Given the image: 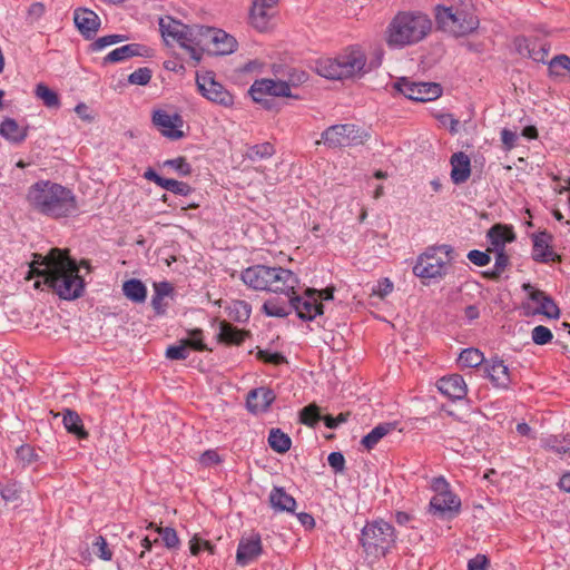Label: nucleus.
<instances>
[{
    "label": "nucleus",
    "instance_id": "nucleus-10",
    "mask_svg": "<svg viewBox=\"0 0 570 570\" xmlns=\"http://www.w3.org/2000/svg\"><path fill=\"white\" fill-rule=\"evenodd\" d=\"M450 259L436 255V248H426L419 255L413 274L423 279L443 278L448 274Z\"/></svg>",
    "mask_w": 570,
    "mask_h": 570
},
{
    "label": "nucleus",
    "instance_id": "nucleus-30",
    "mask_svg": "<svg viewBox=\"0 0 570 570\" xmlns=\"http://www.w3.org/2000/svg\"><path fill=\"white\" fill-rule=\"evenodd\" d=\"M147 51L148 49L139 43L125 45L110 51L104 58V63L120 62L136 56H147Z\"/></svg>",
    "mask_w": 570,
    "mask_h": 570
},
{
    "label": "nucleus",
    "instance_id": "nucleus-15",
    "mask_svg": "<svg viewBox=\"0 0 570 570\" xmlns=\"http://www.w3.org/2000/svg\"><path fill=\"white\" fill-rule=\"evenodd\" d=\"M317 293L316 288H306L303 295H297L295 291L292 294L293 311L302 321H313L323 314L324 306L323 303L317 302Z\"/></svg>",
    "mask_w": 570,
    "mask_h": 570
},
{
    "label": "nucleus",
    "instance_id": "nucleus-42",
    "mask_svg": "<svg viewBox=\"0 0 570 570\" xmlns=\"http://www.w3.org/2000/svg\"><path fill=\"white\" fill-rule=\"evenodd\" d=\"M35 95L38 99H41L48 108H59L60 99L58 94L50 89L47 85L40 82L36 86Z\"/></svg>",
    "mask_w": 570,
    "mask_h": 570
},
{
    "label": "nucleus",
    "instance_id": "nucleus-9",
    "mask_svg": "<svg viewBox=\"0 0 570 570\" xmlns=\"http://www.w3.org/2000/svg\"><path fill=\"white\" fill-rule=\"evenodd\" d=\"M249 94L254 101L263 104L266 109H269L273 104V99L267 97L299 99V96L294 95L288 89V85L283 82L282 77H276V79L263 78L255 80L249 88Z\"/></svg>",
    "mask_w": 570,
    "mask_h": 570
},
{
    "label": "nucleus",
    "instance_id": "nucleus-4",
    "mask_svg": "<svg viewBox=\"0 0 570 570\" xmlns=\"http://www.w3.org/2000/svg\"><path fill=\"white\" fill-rule=\"evenodd\" d=\"M240 279L254 291L291 293L299 279L292 271L281 266L254 265L245 268Z\"/></svg>",
    "mask_w": 570,
    "mask_h": 570
},
{
    "label": "nucleus",
    "instance_id": "nucleus-21",
    "mask_svg": "<svg viewBox=\"0 0 570 570\" xmlns=\"http://www.w3.org/2000/svg\"><path fill=\"white\" fill-rule=\"evenodd\" d=\"M552 236L547 232H540L532 236V258L538 263L560 262L561 257L556 254L550 245Z\"/></svg>",
    "mask_w": 570,
    "mask_h": 570
},
{
    "label": "nucleus",
    "instance_id": "nucleus-41",
    "mask_svg": "<svg viewBox=\"0 0 570 570\" xmlns=\"http://www.w3.org/2000/svg\"><path fill=\"white\" fill-rule=\"evenodd\" d=\"M227 309L229 318L238 323L248 321L252 313L250 305L245 301H234Z\"/></svg>",
    "mask_w": 570,
    "mask_h": 570
},
{
    "label": "nucleus",
    "instance_id": "nucleus-57",
    "mask_svg": "<svg viewBox=\"0 0 570 570\" xmlns=\"http://www.w3.org/2000/svg\"><path fill=\"white\" fill-rule=\"evenodd\" d=\"M256 357L259 361H263L265 363H271L274 365H279V364H283L286 362V357L283 354H281L278 352L272 353L266 350H258L256 353Z\"/></svg>",
    "mask_w": 570,
    "mask_h": 570
},
{
    "label": "nucleus",
    "instance_id": "nucleus-52",
    "mask_svg": "<svg viewBox=\"0 0 570 570\" xmlns=\"http://www.w3.org/2000/svg\"><path fill=\"white\" fill-rule=\"evenodd\" d=\"M187 344L188 350L193 348L198 352L207 351L206 344L203 342V331L199 328L189 332V337L181 340Z\"/></svg>",
    "mask_w": 570,
    "mask_h": 570
},
{
    "label": "nucleus",
    "instance_id": "nucleus-19",
    "mask_svg": "<svg viewBox=\"0 0 570 570\" xmlns=\"http://www.w3.org/2000/svg\"><path fill=\"white\" fill-rule=\"evenodd\" d=\"M277 2H252L249 23L258 31H266L277 13Z\"/></svg>",
    "mask_w": 570,
    "mask_h": 570
},
{
    "label": "nucleus",
    "instance_id": "nucleus-14",
    "mask_svg": "<svg viewBox=\"0 0 570 570\" xmlns=\"http://www.w3.org/2000/svg\"><path fill=\"white\" fill-rule=\"evenodd\" d=\"M196 83L203 97L212 102L224 107H230L234 104L233 95L219 82L215 80L214 73L206 71L196 76Z\"/></svg>",
    "mask_w": 570,
    "mask_h": 570
},
{
    "label": "nucleus",
    "instance_id": "nucleus-3",
    "mask_svg": "<svg viewBox=\"0 0 570 570\" xmlns=\"http://www.w3.org/2000/svg\"><path fill=\"white\" fill-rule=\"evenodd\" d=\"M432 30L428 14L417 11H400L389 23L385 41L390 48L401 49L422 41Z\"/></svg>",
    "mask_w": 570,
    "mask_h": 570
},
{
    "label": "nucleus",
    "instance_id": "nucleus-35",
    "mask_svg": "<svg viewBox=\"0 0 570 570\" xmlns=\"http://www.w3.org/2000/svg\"><path fill=\"white\" fill-rule=\"evenodd\" d=\"M395 429V423L384 422L376 425L370 433L363 436L361 444L365 450L371 451L376 444L391 431Z\"/></svg>",
    "mask_w": 570,
    "mask_h": 570
},
{
    "label": "nucleus",
    "instance_id": "nucleus-55",
    "mask_svg": "<svg viewBox=\"0 0 570 570\" xmlns=\"http://www.w3.org/2000/svg\"><path fill=\"white\" fill-rule=\"evenodd\" d=\"M165 355L168 360H186L189 355V350L187 344H185L181 340L178 345H170L167 347Z\"/></svg>",
    "mask_w": 570,
    "mask_h": 570
},
{
    "label": "nucleus",
    "instance_id": "nucleus-25",
    "mask_svg": "<svg viewBox=\"0 0 570 570\" xmlns=\"http://www.w3.org/2000/svg\"><path fill=\"white\" fill-rule=\"evenodd\" d=\"M484 372L494 386L500 389L509 387L511 377L509 368L502 360L494 357L485 362Z\"/></svg>",
    "mask_w": 570,
    "mask_h": 570
},
{
    "label": "nucleus",
    "instance_id": "nucleus-31",
    "mask_svg": "<svg viewBox=\"0 0 570 570\" xmlns=\"http://www.w3.org/2000/svg\"><path fill=\"white\" fill-rule=\"evenodd\" d=\"M269 503L274 510L281 512H294L296 508L295 499L282 487L273 488L269 493Z\"/></svg>",
    "mask_w": 570,
    "mask_h": 570
},
{
    "label": "nucleus",
    "instance_id": "nucleus-20",
    "mask_svg": "<svg viewBox=\"0 0 570 570\" xmlns=\"http://www.w3.org/2000/svg\"><path fill=\"white\" fill-rule=\"evenodd\" d=\"M523 289L528 292L529 298L537 303L533 311L534 314H542L549 318H558L560 309L553 299L543 291L532 287L530 284H524Z\"/></svg>",
    "mask_w": 570,
    "mask_h": 570
},
{
    "label": "nucleus",
    "instance_id": "nucleus-49",
    "mask_svg": "<svg viewBox=\"0 0 570 570\" xmlns=\"http://www.w3.org/2000/svg\"><path fill=\"white\" fill-rule=\"evenodd\" d=\"M21 488L16 481H8L4 484L0 483V494L6 502H16L20 497Z\"/></svg>",
    "mask_w": 570,
    "mask_h": 570
},
{
    "label": "nucleus",
    "instance_id": "nucleus-28",
    "mask_svg": "<svg viewBox=\"0 0 570 570\" xmlns=\"http://www.w3.org/2000/svg\"><path fill=\"white\" fill-rule=\"evenodd\" d=\"M272 71L275 77L283 78V82L288 85V89L291 91L292 88L303 85L308 79V73L306 71L294 67L273 65Z\"/></svg>",
    "mask_w": 570,
    "mask_h": 570
},
{
    "label": "nucleus",
    "instance_id": "nucleus-40",
    "mask_svg": "<svg viewBox=\"0 0 570 570\" xmlns=\"http://www.w3.org/2000/svg\"><path fill=\"white\" fill-rule=\"evenodd\" d=\"M485 362L484 355L478 348L469 347L463 350L459 355V364L462 367H478Z\"/></svg>",
    "mask_w": 570,
    "mask_h": 570
},
{
    "label": "nucleus",
    "instance_id": "nucleus-7",
    "mask_svg": "<svg viewBox=\"0 0 570 570\" xmlns=\"http://www.w3.org/2000/svg\"><path fill=\"white\" fill-rule=\"evenodd\" d=\"M392 524L383 520L367 522L361 532V544L370 557H384L395 543Z\"/></svg>",
    "mask_w": 570,
    "mask_h": 570
},
{
    "label": "nucleus",
    "instance_id": "nucleus-11",
    "mask_svg": "<svg viewBox=\"0 0 570 570\" xmlns=\"http://www.w3.org/2000/svg\"><path fill=\"white\" fill-rule=\"evenodd\" d=\"M204 29L205 26L184 24L183 29H180L178 32H175L174 36V40L177 41L179 47L188 53L190 60L194 62V66L198 65L202 60V42Z\"/></svg>",
    "mask_w": 570,
    "mask_h": 570
},
{
    "label": "nucleus",
    "instance_id": "nucleus-18",
    "mask_svg": "<svg viewBox=\"0 0 570 570\" xmlns=\"http://www.w3.org/2000/svg\"><path fill=\"white\" fill-rule=\"evenodd\" d=\"M262 553L263 544L259 533L242 537L236 551V563L246 567L257 560Z\"/></svg>",
    "mask_w": 570,
    "mask_h": 570
},
{
    "label": "nucleus",
    "instance_id": "nucleus-56",
    "mask_svg": "<svg viewBox=\"0 0 570 570\" xmlns=\"http://www.w3.org/2000/svg\"><path fill=\"white\" fill-rule=\"evenodd\" d=\"M151 79V70L147 67L138 68L129 75L128 81L132 85L145 86Z\"/></svg>",
    "mask_w": 570,
    "mask_h": 570
},
{
    "label": "nucleus",
    "instance_id": "nucleus-24",
    "mask_svg": "<svg viewBox=\"0 0 570 570\" xmlns=\"http://www.w3.org/2000/svg\"><path fill=\"white\" fill-rule=\"evenodd\" d=\"M438 390L451 400H462L468 393V386L459 374L443 376L436 382Z\"/></svg>",
    "mask_w": 570,
    "mask_h": 570
},
{
    "label": "nucleus",
    "instance_id": "nucleus-33",
    "mask_svg": "<svg viewBox=\"0 0 570 570\" xmlns=\"http://www.w3.org/2000/svg\"><path fill=\"white\" fill-rule=\"evenodd\" d=\"M515 236L511 228L497 224L488 230V239L498 249H504L507 243L514 240Z\"/></svg>",
    "mask_w": 570,
    "mask_h": 570
},
{
    "label": "nucleus",
    "instance_id": "nucleus-2",
    "mask_svg": "<svg viewBox=\"0 0 570 570\" xmlns=\"http://www.w3.org/2000/svg\"><path fill=\"white\" fill-rule=\"evenodd\" d=\"M29 207L43 216L60 219L76 215L79 210L75 193L51 180H38L27 191Z\"/></svg>",
    "mask_w": 570,
    "mask_h": 570
},
{
    "label": "nucleus",
    "instance_id": "nucleus-8",
    "mask_svg": "<svg viewBox=\"0 0 570 570\" xmlns=\"http://www.w3.org/2000/svg\"><path fill=\"white\" fill-rule=\"evenodd\" d=\"M368 138L367 131L354 124H340L326 128L321 139L315 144L323 142L328 148L335 149L340 147L363 145Z\"/></svg>",
    "mask_w": 570,
    "mask_h": 570
},
{
    "label": "nucleus",
    "instance_id": "nucleus-47",
    "mask_svg": "<svg viewBox=\"0 0 570 570\" xmlns=\"http://www.w3.org/2000/svg\"><path fill=\"white\" fill-rule=\"evenodd\" d=\"M17 459L22 464V466L30 465L35 462L39 461V455L36 452L35 448L29 444L20 445L17 451Z\"/></svg>",
    "mask_w": 570,
    "mask_h": 570
},
{
    "label": "nucleus",
    "instance_id": "nucleus-12",
    "mask_svg": "<svg viewBox=\"0 0 570 570\" xmlns=\"http://www.w3.org/2000/svg\"><path fill=\"white\" fill-rule=\"evenodd\" d=\"M237 48L236 39L226 31L206 27L204 29L202 53L208 51L213 55H230Z\"/></svg>",
    "mask_w": 570,
    "mask_h": 570
},
{
    "label": "nucleus",
    "instance_id": "nucleus-27",
    "mask_svg": "<svg viewBox=\"0 0 570 570\" xmlns=\"http://www.w3.org/2000/svg\"><path fill=\"white\" fill-rule=\"evenodd\" d=\"M285 298L282 297H271L265 301L262 306V312L269 317H286L293 311V304L291 302V296L294 294V289L291 293H283Z\"/></svg>",
    "mask_w": 570,
    "mask_h": 570
},
{
    "label": "nucleus",
    "instance_id": "nucleus-45",
    "mask_svg": "<svg viewBox=\"0 0 570 570\" xmlns=\"http://www.w3.org/2000/svg\"><path fill=\"white\" fill-rule=\"evenodd\" d=\"M323 417L316 404H309L301 410L299 421L307 426H315Z\"/></svg>",
    "mask_w": 570,
    "mask_h": 570
},
{
    "label": "nucleus",
    "instance_id": "nucleus-44",
    "mask_svg": "<svg viewBox=\"0 0 570 570\" xmlns=\"http://www.w3.org/2000/svg\"><path fill=\"white\" fill-rule=\"evenodd\" d=\"M274 153V146L269 142H264L249 147L246 156L250 160H262L272 157Z\"/></svg>",
    "mask_w": 570,
    "mask_h": 570
},
{
    "label": "nucleus",
    "instance_id": "nucleus-63",
    "mask_svg": "<svg viewBox=\"0 0 570 570\" xmlns=\"http://www.w3.org/2000/svg\"><path fill=\"white\" fill-rule=\"evenodd\" d=\"M497 254H495V262H494V268L500 272L501 274H503V272L507 269V267L509 266L510 264V258L509 256L505 254L504 249H498L495 250Z\"/></svg>",
    "mask_w": 570,
    "mask_h": 570
},
{
    "label": "nucleus",
    "instance_id": "nucleus-43",
    "mask_svg": "<svg viewBox=\"0 0 570 570\" xmlns=\"http://www.w3.org/2000/svg\"><path fill=\"white\" fill-rule=\"evenodd\" d=\"M148 528H155V530L159 533L161 537V541L164 542V546L169 549H178L180 546V540L178 538V534L174 528L170 527H155L154 523H149Z\"/></svg>",
    "mask_w": 570,
    "mask_h": 570
},
{
    "label": "nucleus",
    "instance_id": "nucleus-53",
    "mask_svg": "<svg viewBox=\"0 0 570 570\" xmlns=\"http://www.w3.org/2000/svg\"><path fill=\"white\" fill-rule=\"evenodd\" d=\"M189 550L193 556L199 554L202 550L208 551L210 554L215 553V546L209 541L202 539L195 534L189 541Z\"/></svg>",
    "mask_w": 570,
    "mask_h": 570
},
{
    "label": "nucleus",
    "instance_id": "nucleus-60",
    "mask_svg": "<svg viewBox=\"0 0 570 570\" xmlns=\"http://www.w3.org/2000/svg\"><path fill=\"white\" fill-rule=\"evenodd\" d=\"M468 258L471 263L476 266H485L490 263L491 257L488 252H481L478 249H472L468 253Z\"/></svg>",
    "mask_w": 570,
    "mask_h": 570
},
{
    "label": "nucleus",
    "instance_id": "nucleus-22",
    "mask_svg": "<svg viewBox=\"0 0 570 570\" xmlns=\"http://www.w3.org/2000/svg\"><path fill=\"white\" fill-rule=\"evenodd\" d=\"M73 21L79 32L86 39H92L100 27V18L98 14L87 8H77L73 12Z\"/></svg>",
    "mask_w": 570,
    "mask_h": 570
},
{
    "label": "nucleus",
    "instance_id": "nucleus-39",
    "mask_svg": "<svg viewBox=\"0 0 570 570\" xmlns=\"http://www.w3.org/2000/svg\"><path fill=\"white\" fill-rule=\"evenodd\" d=\"M268 444L277 453H286L292 445L291 438L279 429H272L268 435Z\"/></svg>",
    "mask_w": 570,
    "mask_h": 570
},
{
    "label": "nucleus",
    "instance_id": "nucleus-58",
    "mask_svg": "<svg viewBox=\"0 0 570 570\" xmlns=\"http://www.w3.org/2000/svg\"><path fill=\"white\" fill-rule=\"evenodd\" d=\"M96 556L101 560L109 561L112 558V552L109 550L107 541L104 537L99 535L94 543Z\"/></svg>",
    "mask_w": 570,
    "mask_h": 570
},
{
    "label": "nucleus",
    "instance_id": "nucleus-59",
    "mask_svg": "<svg viewBox=\"0 0 570 570\" xmlns=\"http://www.w3.org/2000/svg\"><path fill=\"white\" fill-rule=\"evenodd\" d=\"M513 43H514L517 52L520 56L527 57V58L530 57L531 49H532L533 43H534L533 41H531L527 37L519 36V37L514 38Z\"/></svg>",
    "mask_w": 570,
    "mask_h": 570
},
{
    "label": "nucleus",
    "instance_id": "nucleus-29",
    "mask_svg": "<svg viewBox=\"0 0 570 570\" xmlns=\"http://www.w3.org/2000/svg\"><path fill=\"white\" fill-rule=\"evenodd\" d=\"M29 127H21L16 119L7 117L0 124V136L12 144H21L28 136Z\"/></svg>",
    "mask_w": 570,
    "mask_h": 570
},
{
    "label": "nucleus",
    "instance_id": "nucleus-36",
    "mask_svg": "<svg viewBox=\"0 0 570 570\" xmlns=\"http://www.w3.org/2000/svg\"><path fill=\"white\" fill-rule=\"evenodd\" d=\"M218 341L228 345H239L245 337V333L230 323L223 321L219 323Z\"/></svg>",
    "mask_w": 570,
    "mask_h": 570
},
{
    "label": "nucleus",
    "instance_id": "nucleus-50",
    "mask_svg": "<svg viewBox=\"0 0 570 570\" xmlns=\"http://www.w3.org/2000/svg\"><path fill=\"white\" fill-rule=\"evenodd\" d=\"M164 167L173 168L178 175L186 177L191 174V165L183 156L167 159L164 161Z\"/></svg>",
    "mask_w": 570,
    "mask_h": 570
},
{
    "label": "nucleus",
    "instance_id": "nucleus-6",
    "mask_svg": "<svg viewBox=\"0 0 570 570\" xmlns=\"http://www.w3.org/2000/svg\"><path fill=\"white\" fill-rule=\"evenodd\" d=\"M366 57L358 48H351L334 59H325L318 63V73L327 79L360 77L365 73Z\"/></svg>",
    "mask_w": 570,
    "mask_h": 570
},
{
    "label": "nucleus",
    "instance_id": "nucleus-51",
    "mask_svg": "<svg viewBox=\"0 0 570 570\" xmlns=\"http://www.w3.org/2000/svg\"><path fill=\"white\" fill-rule=\"evenodd\" d=\"M125 35H108L96 39L91 45L92 51H100L104 48L127 40Z\"/></svg>",
    "mask_w": 570,
    "mask_h": 570
},
{
    "label": "nucleus",
    "instance_id": "nucleus-62",
    "mask_svg": "<svg viewBox=\"0 0 570 570\" xmlns=\"http://www.w3.org/2000/svg\"><path fill=\"white\" fill-rule=\"evenodd\" d=\"M327 461L330 466L335 472H343L345 469V459L344 455L341 452H332L327 456Z\"/></svg>",
    "mask_w": 570,
    "mask_h": 570
},
{
    "label": "nucleus",
    "instance_id": "nucleus-54",
    "mask_svg": "<svg viewBox=\"0 0 570 570\" xmlns=\"http://www.w3.org/2000/svg\"><path fill=\"white\" fill-rule=\"evenodd\" d=\"M531 338L537 345H546L552 341L553 335L547 326L538 325L532 330Z\"/></svg>",
    "mask_w": 570,
    "mask_h": 570
},
{
    "label": "nucleus",
    "instance_id": "nucleus-17",
    "mask_svg": "<svg viewBox=\"0 0 570 570\" xmlns=\"http://www.w3.org/2000/svg\"><path fill=\"white\" fill-rule=\"evenodd\" d=\"M153 122L158 130L167 138L177 140L184 137L180 130L184 121L178 114H169L165 110H156L153 115Z\"/></svg>",
    "mask_w": 570,
    "mask_h": 570
},
{
    "label": "nucleus",
    "instance_id": "nucleus-26",
    "mask_svg": "<svg viewBox=\"0 0 570 570\" xmlns=\"http://www.w3.org/2000/svg\"><path fill=\"white\" fill-rule=\"evenodd\" d=\"M451 180L455 185L465 183L471 175V160L463 151L454 153L450 159Z\"/></svg>",
    "mask_w": 570,
    "mask_h": 570
},
{
    "label": "nucleus",
    "instance_id": "nucleus-64",
    "mask_svg": "<svg viewBox=\"0 0 570 570\" xmlns=\"http://www.w3.org/2000/svg\"><path fill=\"white\" fill-rule=\"evenodd\" d=\"M489 560L484 554H476L468 562V570H487Z\"/></svg>",
    "mask_w": 570,
    "mask_h": 570
},
{
    "label": "nucleus",
    "instance_id": "nucleus-16",
    "mask_svg": "<svg viewBox=\"0 0 570 570\" xmlns=\"http://www.w3.org/2000/svg\"><path fill=\"white\" fill-rule=\"evenodd\" d=\"M460 509L461 500L452 492L435 493L429 504V513L441 520L453 519Z\"/></svg>",
    "mask_w": 570,
    "mask_h": 570
},
{
    "label": "nucleus",
    "instance_id": "nucleus-46",
    "mask_svg": "<svg viewBox=\"0 0 570 570\" xmlns=\"http://www.w3.org/2000/svg\"><path fill=\"white\" fill-rule=\"evenodd\" d=\"M161 188L180 196H188L194 191L189 184L171 178H165Z\"/></svg>",
    "mask_w": 570,
    "mask_h": 570
},
{
    "label": "nucleus",
    "instance_id": "nucleus-23",
    "mask_svg": "<svg viewBox=\"0 0 570 570\" xmlns=\"http://www.w3.org/2000/svg\"><path fill=\"white\" fill-rule=\"evenodd\" d=\"M275 399L276 395L272 389L265 386L256 387L248 392L246 406L253 414L265 413Z\"/></svg>",
    "mask_w": 570,
    "mask_h": 570
},
{
    "label": "nucleus",
    "instance_id": "nucleus-32",
    "mask_svg": "<svg viewBox=\"0 0 570 570\" xmlns=\"http://www.w3.org/2000/svg\"><path fill=\"white\" fill-rule=\"evenodd\" d=\"M174 287L169 282L154 283V295L151 297V306L156 314L163 315L166 313L167 303H164L165 297L170 296Z\"/></svg>",
    "mask_w": 570,
    "mask_h": 570
},
{
    "label": "nucleus",
    "instance_id": "nucleus-38",
    "mask_svg": "<svg viewBox=\"0 0 570 570\" xmlns=\"http://www.w3.org/2000/svg\"><path fill=\"white\" fill-rule=\"evenodd\" d=\"M542 448L557 454H570V434L563 435L561 439L557 435H549L542 439Z\"/></svg>",
    "mask_w": 570,
    "mask_h": 570
},
{
    "label": "nucleus",
    "instance_id": "nucleus-61",
    "mask_svg": "<svg viewBox=\"0 0 570 570\" xmlns=\"http://www.w3.org/2000/svg\"><path fill=\"white\" fill-rule=\"evenodd\" d=\"M549 51H550L549 46H547V45L538 46L537 42H534L529 58L537 62H546V58L548 57Z\"/></svg>",
    "mask_w": 570,
    "mask_h": 570
},
{
    "label": "nucleus",
    "instance_id": "nucleus-1",
    "mask_svg": "<svg viewBox=\"0 0 570 570\" xmlns=\"http://www.w3.org/2000/svg\"><path fill=\"white\" fill-rule=\"evenodd\" d=\"M29 276L42 277L43 283L60 298L71 301L82 296L85 281L79 267L68 252L52 248L48 255L35 254L30 263Z\"/></svg>",
    "mask_w": 570,
    "mask_h": 570
},
{
    "label": "nucleus",
    "instance_id": "nucleus-5",
    "mask_svg": "<svg viewBox=\"0 0 570 570\" xmlns=\"http://www.w3.org/2000/svg\"><path fill=\"white\" fill-rule=\"evenodd\" d=\"M435 20L441 30L454 37H463L473 32L480 23L472 2H458L449 7L438 4Z\"/></svg>",
    "mask_w": 570,
    "mask_h": 570
},
{
    "label": "nucleus",
    "instance_id": "nucleus-48",
    "mask_svg": "<svg viewBox=\"0 0 570 570\" xmlns=\"http://www.w3.org/2000/svg\"><path fill=\"white\" fill-rule=\"evenodd\" d=\"M184 23L180 21L174 20L170 17L160 18L159 19V30L161 32V36L166 39L167 37H170L174 39L175 32H178L180 29H183Z\"/></svg>",
    "mask_w": 570,
    "mask_h": 570
},
{
    "label": "nucleus",
    "instance_id": "nucleus-34",
    "mask_svg": "<svg viewBox=\"0 0 570 570\" xmlns=\"http://www.w3.org/2000/svg\"><path fill=\"white\" fill-rule=\"evenodd\" d=\"M62 423L66 430L76 435L80 440L88 438V432L85 430L82 420L79 414L70 409H67L62 413Z\"/></svg>",
    "mask_w": 570,
    "mask_h": 570
},
{
    "label": "nucleus",
    "instance_id": "nucleus-37",
    "mask_svg": "<svg viewBox=\"0 0 570 570\" xmlns=\"http://www.w3.org/2000/svg\"><path fill=\"white\" fill-rule=\"evenodd\" d=\"M124 295L134 303H144L147 297L145 284L137 278H131L122 284Z\"/></svg>",
    "mask_w": 570,
    "mask_h": 570
},
{
    "label": "nucleus",
    "instance_id": "nucleus-13",
    "mask_svg": "<svg viewBox=\"0 0 570 570\" xmlns=\"http://www.w3.org/2000/svg\"><path fill=\"white\" fill-rule=\"evenodd\" d=\"M397 91L414 101H432L442 95V87L436 82H413L406 78H400L395 82Z\"/></svg>",
    "mask_w": 570,
    "mask_h": 570
}]
</instances>
